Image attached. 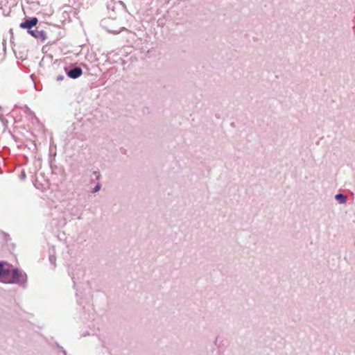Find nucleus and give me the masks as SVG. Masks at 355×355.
<instances>
[{"label": "nucleus", "mask_w": 355, "mask_h": 355, "mask_svg": "<svg viewBox=\"0 0 355 355\" xmlns=\"http://www.w3.org/2000/svg\"><path fill=\"white\" fill-rule=\"evenodd\" d=\"M27 281L26 274L17 268H14L8 265L6 270L1 278L2 283L17 284L21 286L25 287Z\"/></svg>", "instance_id": "nucleus-1"}, {"label": "nucleus", "mask_w": 355, "mask_h": 355, "mask_svg": "<svg viewBox=\"0 0 355 355\" xmlns=\"http://www.w3.org/2000/svg\"><path fill=\"white\" fill-rule=\"evenodd\" d=\"M114 23L113 19L110 18L104 19L101 21V26L105 28L108 32L113 33H119L121 32V28H116L114 27L113 24Z\"/></svg>", "instance_id": "nucleus-2"}, {"label": "nucleus", "mask_w": 355, "mask_h": 355, "mask_svg": "<svg viewBox=\"0 0 355 355\" xmlns=\"http://www.w3.org/2000/svg\"><path fill=\"white\" fill-rule=\"evenodd\" d=\"M37 21L38 20L36 17H32L21 23L19 26L21 28H26L28 31H31V29L37 24Z\"/></svg>", "instance_id": "nucleus-3"}, {"label": "nucleus", "mask_w": 355, "mask_h": 355, "mask_svg": "<svg viewBox=\"0 0 355 355\" xmlns=\"http://www.w3.org/2000/svg\"><path fill=\"white\" fill-rule=\"evenodd\" d=\"M83 71L80 67H74L67 72V74L71 78L75 79L82 75Z\"/></svg>", "instance_id": "nucleus-4"}, {"label": "nucleus", "mask_w": 355, "mask_h": 355, "mask_svg": "<svg viewBox=\"0 0 355 355\" xmlns=\"http://www.w3.org/2000/svg\"><path fill=\"white\" fill-rule=\"evenodd\" d=\"M28 33L35 38H40L43 40L46 39V33L44 31L33 30L28 31Z\"/></svg>", "instance_id": "nucleus-5"}, {"label": "nucleus", "mask_w": 355, "mask_h": 355, "mask_svg": "<svg viewBox=\"0 0 355 355\" xmlns=\"http://www.w3.org/2000/svg\"><path fill=\"white\" fill-rule=\"evenodd\" d=\"M335 198L340 204H344L347 201V197L343 193H338L335 196Z\"/></svg>", "instance_id": "nucleus-6"}, {"label": "nucleus", "mask_w": 355, "mask_h": 355, "mask_svg": "<svg viewBox=\"0 0 355 355\" xmlns=\"http://www.w3.org/2000/svg\"><path fill=\"white\" fill-rule=\"evenodd\" d=\"M7 266H8V265H5L0 262V282H1V278H3V275H4Z\"/></svg>", "instance_id": "nucleus-7"}, {"label": "nucleus", "mask_w": 355, "mask_h": 355, "mask_svg": "<svg viewBox=\"0 0 355 355\" xmlns=\"http://www.w3.org/2000/svg\"><path fill=\"white\" fill-rule=\"evenodd\" d=\"M101 189V186L100 184H97L94 188V190H93V193H96L97 191H98Z\"/></svg>", "instance_id": "nucleus-8"}, {"label": "nucleus", "mask_w": 355, "mask_h": 355, "mask_svg": "<svg viewBox=\"0 0 355 355\" xmlns=\"http://www.w3.org/2000/svg\"><path fill=\"white\" fill-rule=\"evenodd\" d=\"M49 259H50V261H51V263H54L55 260V257H53V256H50Z\"/></svg>", "instance_id": "nucleus-9"}, {"label": "nucleus", "mask_w": 355, "mask_h": 355, "mask_svg": "<svg viewBox=\"0 0 355 355\" xmlns=\"http://www.w3.org/2000/svg\"><path fill=\"white\" fill-rule=\"evenodd\" d=\"M62 79H63V77L61 76H59L57 77V80H62Z\"/></svg>", "instance_id": "nucleus-10"}, {"label": "nucleus", "mask_w": 355, "mask_h": 355, "mask_svg": "<svg viewBox=\"0 0 355 355\" xmlns=\"http://www.w3.org/2000/svg\"><path fill=\"white\" fill-rule=\"evenodd\" d=\"M25 177H26L25 173L22 172L21 175V179H24Z\"/></svg>", "instance_id": "nucleus-11"}]
</instances>
